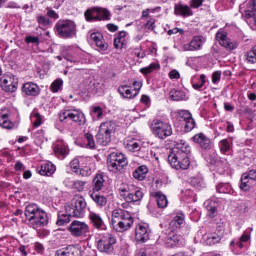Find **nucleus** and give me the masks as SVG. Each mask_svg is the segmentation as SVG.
<instances>
[{
  "label": "nucleus",
  "mask_w": 256,
  "mask_h": 256,
  "mask_svg": "<svg viewBox=\"0 0 256 256\" xmlns=\"http://www.w3.org/2000/svg\"><path fill=\"white\" fill-rule=\"evenodd\" d=\"M85 139L87 140V146L90 149H95V140L93 139V135H91L90 133H86Z\"/></svg>",
  "instance_id": "52"
},
{
  "label": "nucleus",
  "mask_w": 256,
  "mask_h": 256,
  "mask_svg": "<svg viewBox=\"0 0 256 256\" xmlns=\"http://www.w3.org/2000/svg\"><path fill=\"white\" fill-rule=\"evenodd\" d=\"M90 197L98 207H105L107 205V197L101 194L93 192L90 194Z\"/></svg>",
  "instance_id": "34"
},
{
  "label": "nucleus",
  "mask_w": 256,
  "mask_h": 256,
  "mask_svg": "<svg viewBox=\"0 0 256 256\" xmlns=\"http://www.w3.org/2000/svg\"><path fill=\"white\" fill-rule=\"evenodd\" d=\"M90 39L91 41H94L95 43H97V41L103 39V35L101 33L93 32L90 35Z\"/></svg>",
  "instance_id": "61"
},
{
  "label": "nucleus",
  "mask_w": 256,
  "mask_h": 256,
  "mask_svg": "<svg viewBox=\"0 0 256 256\" xmlns=\"http://www.w3.org/2000/svg\"><path fill=\"white\" fill-rule=\"evenodd\" d=\"M0 127H3V129H13V122L9 121L8 114H3L0 117Z\"/></svg>",
  "instance_id": "39"
},
{
  "label": "nucleus",
  "mask_w": 256,
  "mask_h": 256,
  "mask_svg": "<svg viewBox=\"0 0 256 256\" xmlns=\"http://www.w3.org/2000/svg\"><path fill=\"white\" fill-rule=\"evenodd\" d=\"M103 187H105V178H103V174H96L92 182V190L94 192H99Z\"/></svg>",
  "instance_id": "24"
},
{
  "label": "nucleus",
  "mask_w": 256,
  "mask_h": 256,
  "mask_svg": "<svg viewBox=\"0 0 256 256\" xmlns=\"http://www.w3.org/2000/svg\"><path fill=\"white\" fill-rule=\"evenodd\" d=\"M184 123V129L186 133H189L190 131H193V129H195V119L190 118L189 120L184 121Z\"/></svg>",
  "instance_id": "46"
},
{
  "label": "nucleus",
  "mask_w": 256,
  "mask_h": 256,
  "mask_svg": "<svg viewBox=\"0 0 256 256\" xmlns=\"http://www.w3.org/2000/svg\"><path fill=\"white\" fill-rule=\"evenodd\" d=\"M95 45L98 47V49H101V51H107L109 48V44L103 41V38L98 40Z\"/></svg>",
  "instance_id": "53"
},
{
  "label": "nucleus",
  "mask_w": 256,
  "mask_h": 256,
  "mask_svg": "<svg viewBox=\"0 0 256 256\" xmlns=\"http://www.w3.org/2000/svg\"><path fill=\"white\" fill-rule=\"evenodd\" d=\"M192 141L194 143H198V145L201 147V149H204V151H209V149H211V139H209L203 133L194 135L192 137Z\"/></svg>",
  "instance_id": "16"
},
{
  "label": "nucleus",
  "mask_w": 256,
  "mask_h": 256,
  "mask_svg": "<svg viewBox=\"0 0 256 256\" xmlns=\"http://www.w3.org/2000/svg\"><path fill=\"white\" fill-rule=\"evenodd\" d=\"M156 201L160 209H165V207H167V205L169 204V202L167 201V196L161 194L160 192L156 193Z\"/></svg>",
  "instance_id": "38"
},
{
  "label": "nucleus",
  "mask_w": 256,
  "mask_h": 256,
  "mask_svg": "<svg viewBox=\"0 0 256 256\" xmlns=\"http://www.w3.org/2000/svg\"><path fill=\"white\" fill-rule=\"evenodd\" d=\"M251 17H253L256 26V11L245 10V18L251 19Z\"/></svg>",
  "instance_id": "60"
},
{
  "label": "nucleus",
  "mask_w": 256,
  "mask_h": 256,
  "mask_svg": "<svg viewBox=\"0 0 256 256\" xmlns=\"http://www.w3.org/2000/svg\"><path fill=\"white\" fill-rule=\"evenodd\" d=\"M243 176H246L249 181H256V171L250 170L249 173L242 174Z\"/></svg>",
  "instance_id": "59"
},
{
  "label": "nucleus",
  "mask_w": 256,
  "mask_h": 256,
  "mask_svg": "<svg viewBox=\"0 0 256 256\" xmlns=\"http://www.w3.org/2000/svg\"><path fill=\"white\" fill-rule=\"evenodd\" d=\"M118 92L124 99H133V97H135V94H133V91H131V88L127 85L120 86Z\"/></svg>",
  "instance_id": "36"
},
{
  "label": "nucleus",
  "mask_w": 256,
  "mask_h": 256,
  "mask_svg": "<svg viewBox=\"0 0 256 256\" xmlns=\"http://www.w3.org/2000/svg\"><path fill=\"white\" fill-rule=\"evenodd\" d=\"M224 235H225V230H218L217 233H213L208 237L207 243L209 245H215L223 239Z\"/></svg>",
  "instance_id": "32"
},
{
  "label": "nucleus",
  "mask_w": 256,
  "mask_h": 256,
  "mask_svg": "<svg viewBox=\"0 0 256 256\" xmlns=\"http://www.w3.org/2000/svg\"><path fill=\"white\" fill-rule=\"evenodd\" d=\"M169 99H171V101H183V99H185V92L172 89L169 92Z\"/></svg>",
  "instance_id": "37"
},
{
  "label": "nucleus",
  "mask_w": 256,
  "mask_h": 256,
  "mask_svg": "<svg viewBox=\"0 0 256 256\" xmlns=\"http://www.w3.org/2000/svg\"><path fill=\"white\" fill-rule=\"evenodd\" d=\"M135 239L140 243H145L146 241H149V232L147 231V227L139 225L136 228Z\"/></svg>",
  "instance_id": "19"
},
{
  "label": "nucleus",
  "mask_w": 256,
  "mask_h": 256,
  "mask_svg": "<svg viewBox=\"0 0 256 256\" xmlns=\"http://www.w3.org/2000/svg\"><path fill=\"white\" fill-rule=\"evenodd\" d=\"M204 207L207 210L209 217L217 216V202L213 200H207L204 202Z\"/></svg>",
  "instance_id": "30"
},
{
  "label": "nucleus",
  "mask_w": 256,
  "mask_h": 256,
  "mask_svg": "<svg viewBox=\"0 0 256 256\" xmlns=\"http://www.w3.org/2000/svg\"><path fill=\"white\" fill-rule=\"evenodd\" d=\"M179 117L185 122V121H189V119H192L193 116L191 115V112H189L188 110H180L178 112Z\"/></svg>",
  "instance_id": "49"
},
{
  "label": "nucleus",
  "mask_w": 256,
  "mask_h": 256,
  "mask_svg": "<svg viewBox=\"0 0 256 256\" xmlns=\"http://www.w3.org/2000/svg\"><path fill=\"white\" fill-rule=\"evenodd\" d=\"M17 85H19V80L14 75L3 76L0 79V87L5 93H15Z\"/></svg>",
  "instance_id": "12"
},
{
  "label": "nucleus",
  "mask_w": 256,
  "mask_h": 256,
  "mask_svg": "<svg viewBox=\"0 0 256 256\" xmlns=\"http://www.w3.org/2000/svg\"><path fill=\"white\" fill-rule=\"evenodd\" d=\"M84 17L86 21H109L111 19V13L109 10L101 7H92L88 8L85 13Z\"/></svg>",
  "instance_id": "6"
},
{
  "label": "nucleus",
  "mask_w": 256,
  "mask_h": 256,
  "mask_svg": "<svg viewBox=\"0 0 256 256\" xmlns=\"http://www.w3.org/2000/svg\"><path fill=\"white\" fill-rule=\"evenodd\" d=\"M133 225V216H131V213H127L124 215L122 219L119 220L114 226L113 229L115 231H118L119 233H123V231H129Z\"/></svg>",
  "instance_id": "13"
},
{
  "label": "nucleus",
  "mask_w": 256,
  "mask_h": 256,
  "mask_svg": "<svg viewBox=\"0 0 256 256\" xmlns=\"http://www.w3.org/2000/svg\"><path fill=\"white\" fill-rule=\"evenodd\" d=\"M91 173H93V171L89 166H85L79 170H76V175H79L80 177H89Z\"/></svg>",
  "instance_id": "43"
},
{
  "label": "nucleus",
  "mask_w": 256,
  "mask_h": 256,
  "mask_svg": "<svg viewBox=\"0 0 256 256\" xmlns=\"http://www.w3.org/2000/svg\"><path fill=\"white\" fill-rule=\"evenodd\" d=\"M216 39H217V41H219L220 45L222 47H224L225 49H227L228 51H233V50L237 49V47H239L237 42H235V41L232 42L227 37V32H225V31L218 32L216 34Z\"/></svg>",
  "instance_id": "14"
},
{
  "label": "nucleus",
  "mask_w": 256,
  "mask_h": 256,
  "mask_svg": "<svg viewBox=\"0 0 256 256\" xmlns=\"http://www.w3.org/2000/svg\"><path fill=\"white\" fill-rule=\"evenodd\" d=\"M40 92L41 89L39 88V86L33 82L24 83L22 86V93H24V95H28L30 97H37Z\"/></svg>",
  "instance_id": "17"
},
{
  "label": "nucleus",
  "mask_w": 256,
  "mask_h": 256,
  "mask_svg": "<svg viewBox=\"0 0 256 256\" xmlns=\"http://www.w3.org/2000/svg\"><path fill=\"white\" fill-rule=\"evenodd\" d=\"M158 67V64L152 63L148 67L142 68L140 71L144 75H149V73H153V71H155V69H157Z\"/></svg>",
  "instance_id": "48"
},
{
  "label": "nucleus",
  "mask_w": 256,
  "mask_h": 256,
  "mask_svg": "<svg viewBox=\"0 0 256 256\" xmlns=\"http://www.w3.org/2000/svg\"><path fill=\"white\" fill-rule=\"evenodd\" d=\"M59 119L61 122L67 121V119H69L70 121H74V123H77L78 125H85V123H87L85 114H83V112H80L79 110H64L59 114Z\"/></svg>",
  "instance_id": "10"
},
{
  "label": "nucleus",
  "mask_w": 256,
  "mask_h": 256,
  "mask_svg": "<svg viewBox=\"0 0 256 256\" xmlns=\"http://www.w3.org/2000/svg\"><path fill=\"white\" fill-rule=\"evenodd\" d=\"M189 153H191V148H189L185 141L181 140L177 147L171 149L168 155V162L173 169L185 171L191 165Z\"/></svg>",
  "instance_id": "1"
},
{
  "label": "nucleus",
  "mask_w": 256,
  "mask_h": 256,
  "mask_svg": "<svg viewBox=\"0 0 256 256\" xmlns=\"http://www.w3.org/2000/svg\"><path fill=\"white\" fill-rule=\"evenodd\" d=\"M240 189L241 191H250L251 190V180L247 178V176H243L240 179Z\"/></svg>",
  "instance_id": "40"
},
{
  "label": "nucleus",
  "mask_w": 256,
  "mask_h": 256,
  "mask_svg": "<svg viewBox=\"0 0 256 256\" xmlns=\"http://www.w3.org/2000/svg\"><path fill=\"white\" fill-rule=\"evenodd\" d=\"M63 87V80L62 79H56L52 84H51V89L53 93H57L59 89Z\"/></svg>",
  "instance_id": "47"
},
{
  "label": "nucleus",
  "mask_w": 256,
  "mask_h": 256,
  "mask_svg": "<svg viewBox=\"0 0 256 256\" xmlns=\"http://www.w3.org/2000/svg\"><path fill=\"white\" fill-rule=\"evenodd\" d=\"M34 249L37 253H41L43 254V251H45V247L43 246V244L39 243V242H36L34 244Z\"/></svg>",
  "instance_id": "63"
},
{
  "label": "nucleus",
  "mask_w": 256,
  "mask_h": 256,
  "mask_svg": "<svg viewBox=\"0 0 256 256\" xmlns=\"http://www.w3.org/2000/svg\"><path fill=\"white\" fill-rule=\"evenodd\" d=\"M128 163L127 157L121 153L112 152L107 158L109 171H123Z\"/></svg>",
  "instance_id": "7"
},
{
  "label": "nucleus",
  "mask_w": 256,
  "mask_h": 256,
  "mask_svg": "<svg viewBox=\"0 0 256 256\" xmlns=\"http://www.w3.org/2000/svg\"><path fill=\"white\" fill-rule=\"evenodd\" d=\"M40 175H44L46 177H51L55 173V165L51 162H45L41 164L40 169L38 170Z\"/></svg>",
  "instance_id": "22"
},
{
  "label": "nucleus",
  "mask_w": 256,
  "mask_h": 256,
  "mask_svg": "<svg viewBox=\"0 0 256 256\" xmlns=\"http://www.w3.org/2000/svg\"><path fill=\"white\" fill-rule=\"evenodd\" d=\"M191 185H192V187H195L196 189H203V187H205L203 180H201L199 178H192Z\"/></svg>",
  "instance_id": "50"
},
{
  "label": "nucleus",
  "mask_w": 256,
  "mask_h": 256,
  "mask_svg": "<svg viewBox=\"0 0 256 256\" xmlns=\"http://www.w3.org/2000/svg\"><path fill=\"white\" fill-rule=\"evenodd\" d=\"M203 47V39L200 36H195L189 44H184L182 51H199Z\"/></svg>",
  "instance_id": "18"
},
{
  "label": "nucleus",
  "mask_w": 256,
  "mask_h": 256,
  "mask_svg": "<svg viewBox=\"0 0 256 256\" xmlns=\"http://www.w3.org/2000/svg\"><path fill=\"white\" fill-rule=\"evenodd\" d=\"M56 33L62 39H71L77 35V25L71 20H60L55 25Z\"/></svg>",
  "instance_id": "4"
},
{
  "label": "nucleus",
  "mask_w": 256,
  "mask_h": 256,
  "mask_svg": "<svg viewBox=\"0 0 256 256\" xmlns=\"http://www.w3.org/2000/svg\"><path fill=\"white\" fill-rule=\"evenodd\" d=\"M117 243V237L113 234H104L103 237L98 241L97 247L100 253H107L111 255L115 251V245Z\"/></svg>",
  "instance_id": "8"
},
{
  "label": "nucleus",
  "mask_w": 256,
  "mask_h": 256,
  "mask_svg": "<svg viewBox=\"0 0 256 256\" xmlns=\"http://www.w3.org/2000/svg\"><path fill=\"white\" fill-rule=\"evenodd\" d=\"M124 43H125V39L116 37L114 39V47H115V49H123Z\"/></svg>",
  "instance_id": "55"
},
{
  "label": "nucleus",
  "mask_w": 256,
  "mask_h": 256,
  "mask_svg": "<svg viewBox=\"0 0 256 256\" xmlns=\"http://www.w3.org/2000/svg\"><path fill=\"white\" fill-rule=\"evenodd\" d=\"M71 217H74L73 214H69L67 210H65V212L59 211L56 225H58L59 227H63V225H67V223L71 222Z\"/></svg>",
  "instance_id": "23"
},
{
  "label": "nucleus",
  "mask_w": 256,
  "mask_h": 256,
  "mask_svg": "<svg viewBox=\"0 0 256 256\" xmlns=\"http://www.w3.org/2000/svg\"><path fill=\"white\" fill-rule=\"evenodd\" d=\"M24 215L28 221L29 227L39 229L49 223L47 212L41 209L37 204H28L25 208Z\"/></svg>",
  "instance_id": "2"
},
{
  "label": "nucleus",
  "mask_w": 256,
  "mask_h": 256,
  "mask_svg": "<svg viewBox=\"0 0 256 256\" xmlns=\"http://www.w3.org/2000/svg\"><path fill=\"white\" fill-rule=\"evenodd\" d=\"M129 212L123 209H115L112 211V227L119 223L120 219L124 218Z\"/></svg>",
  "instance_id": "27"
},
{
  "label": "nucleus",
  "mask_w": 256,
  "mask_h": 256,
  "mask_svg": "<svg viewBox=\"0 0 256 256\" xmlns=\"http://www.w3.org/2000/svg\"><path fill=\"white\" fill-rule=\"evenodd\" d=\"M216 191L217 193H224L229 195H233L234 193L233 188L229 183H218L216 186Z\"/></svg>",
  "instance_id": "35"
},
{
  "label": "nucleus",
  "mask_w": 256,
  "mask_h": 256,
  "mask_svg": "<svg viewBox=\"0 0 256 256\" xmlns=\"http://www.w3.org/2000/svg\"><path fill=\"white\" fill-rule=\"evenodd\" d=\"M151 129L159 139H167L173 133L171 125L164 123L161 120H153Z\"/></svg>",
  "instance_id": "9"
},
{
  "label": "nucleus",
  "mask_w": 256,
  "mask_h": 256,
  "mask_svg": "<svg viewBox=\"0 0 256 256\" xmlns=\"http://www.w3.org/2000/svg\"><path fill=\"white\" fill-rule=\"evenodd\" d=\"M115 131V122L108 121L104 122L100 125L99 131L96 134V141L100 143V145H109L111 143V133Z\"/></svg>",
  "instance_id": "5"
},
{
  "label": "nucleus",
  "mask_w": 256,
  "mask_h": 256,
  "mask_svg": "<svg viewBox=\"0 0 256 256\" xmlns=\"http://www.w3.org/2000/svg\"><path fill=\"white\" fill-rule=\"evenodd\" d=\"M195 79L196 78L192 79V87L193 89H196L197 91H199V89H201L206 83L205 74H202L199 76V78L197 79L198 82H195Z\"/></svg>",
  "instance_id": "41"
},
{
  "label": "nucleus",
  "mask_w": 256,
  "mask_h": 256,
  "mask_svg": "<svg viewBox=\"0 0 256 256\" xmlns=\"http://www.w3.org/2000/svg\"><path fill=\"white\" fill-rule=\"evenodd\" d=\"M185 225V214L180 213L170 222L171 229H181Z\"/></svg>",
  "instance_id": "26"
},
{
  "label": "nucleus",
  "mask_w": 256,
  "mask_h": 256,
  "mask_svg": "<svg viewBox=\"0 0 256 256\" xmlns=\"http://www.w3.org/2000/svg\"><path fill=\"white\" fill-rule=\"evenodd\" d=\"M175 14L181 15L182 17H191L193 15V10L189 6L177 5L175 6Z\"/></svg>",
  "instance_id": "28"
},
{
  "label": "nucleus",
  "mask_w": 256,
  "mask_h": 256,
  "mask_svg": "<svg viewBox=\"0 0 256 256\" xmlns=\"http://www.w3.org/2000/svg\"><path fill=\"white\" fill-rule=\"evenodd\" d=\"M219 147L221 153H227L231 149V144H229V140L223 139L219 142Z\"/></svg>",
  "instance_id": "44"
},
{
  "label": "nucleus",
  "mask_w": 256,
  "mask_h": 256,
  "mask_svg": "<svg viewBox=\"0 0 256 256\" xmlns=\"http://www.w3.org/2000/svg\"><path fill=\"white\" fill-rule=\"evenodd\" d=\"M147 173H149V169L147 166L142 165L139 166L134 172L133 177L134 179H137L138 181H143L145 177H147Z\"/></svg>",
  "instance_id": "29"
},
{
  "label": "nucleus",
  "mask_w": 256,
  "mask_h": 256,
  "mask_svg": "<svg viewBox=\"0 0 256 256\" xmlns=\"http://www.w3.org/2000/svg\"><path fill=\"white\" fill-rule=\"evenodd\" d=\"M68 231H70L73 237H87V233H89V225L85 222L74 220L70 224Z\"/></svg>",
  "instance_id": "11"
},
{
  "label": "nucleus",
  "mask_w": 256,
  "mask_h": 256,
  "mask_svg": "<svg viewBox=\"0 0 256 256\" xmlns=\"http://www.w3.org/2000/svg\"><path fill=\"white\" fill-rule=\"evenodd\" d=\"M65 210L73 217L81 218L87 211V201L83 196L77 195L71 200L70 205L65 206Z\"/></svg>",
  "instance_id": "3"
},
{
  "label": "nucleus",
  "mask_w": 256,
  "mask_h": 256,
  "mask_svg": "<svg viewBox=\"0 0 256 256\" xmlns=\"http://www.w3.org/2000/svg\"><path fill=\"white\" fill-rule=\"evenodd\" d=\"M218 81H221V72L215 71V72L212 74V82H213V83H217Z\"/></svg>",
  "instance_id": "64"
},
{
  "label": "nucleus",
  "mask_w": 256,
  "mask_h": 256,
  "mask_svg": "<svg viewBox=\"0 0 256 256\" xmlns=\"http://www.w3.org/2000/svg\"><path fill=\"white\" fill-rule=\"evenodd\" d=\"M89 217L96 229H103V227H105V222H103V218H101V215L95 212H91Z\"/></svg>",
  "instance_id": "31"
},
{
  "label": "nucleus",
  "mask_w": 256,
  "mask_h": 256,
  "mask_svg": "<svg viewBox=\"0 0 256 256\" xmlns=\"http://www.w3.org/2000/svg\"><path fill=\"white\" fill-rule=\"evenodd\" d=\"M246 61L247 63H251L252 65L256 63V45L247 52Z\"/></svg>",
  "instance_id": "42"
},
{
  "label": "nucleus",
  "mask_w": 256,
  "mask_h": 256,
  "mask_svg": "<svg viewBox=\"0 0 256 256\" xmlns=\"http://www.w3.org/2000/svg\"><path fill=\"white\" fill-rule=\"evenodd\" d=\"M249 239H251V235H249V233L244 232L242 234V236L239 238V240L235 241L232 240L230 242V247H233L234 245H236L237 247H239V249H243V247H245V245H243V243H247V241H249Z\"/></svg>",
  "instance_id": "33"
},
{
  "label": "nucleus",
  "mask_w": 256,
  "mask_h": 256,
  "mask_svg": "<svg viewBox=\"0 0 256 256\" xmlns=\"http://www.w3.org/2000/svg\"><path fill=\"white\" fill-rule=\"evenodd\" d=\"M32 123L34 127H40L42 125L43 120L41 119V114L35 112L31 115Z\"/></svg>",
  "instance_id": "45"
},
{
  "label": "nucleus",
  "mask_w": 256,
  "mask_h": 256,
  "mask_svg": "<svg viewBox=\"0 0 256 256\" xmlns=\"http://www.w3.org/2000/svg\"><path fill=\"white\" fill-rule=\"evenodd\" d=\"M73 189L78 191V193H81L83 189H85V182L81 180H77L73 183Z\"/></svg>",
  "instance_id": "51"
},
{
  "label": "nucleus",
  "mask_w": 256,
  "mask_h": 256,
  "mask_svg": "<svg viewBox=\"0 0 256 256\" xmlns=\"http://www.w3.org/2000/svg\"><path fill=\"white\" fill-rule=\"evenodd\" d=\"M128 148L130 149V151H139V149H141V146H139V143L137 142H130L128 144Z\"/></svg>",
  "instance_id": "62"
},
{
  "label": "nucleus",
  "mask_w": 256,
  "mask_h": 256,
  "mask_svg": "<svg viewBox=\"0 0 256 256\" xmlns=\"http://www.w3.org/2000/svg\"><path fill=\"white\" fill-rule=\"evenodd\" d=\"M177 33L180 35H185V30H183V28H173L167 32L168 35H177Z\"/></svg>",
  "instance_id": "58"
},
{
  "label": "nucleus",
  "mask_w": 256,
  "mask_h": 256,
  "mask_svg": "<svg viewBox=\"0 0 256 256\" xmlns=\"http://www.w3.org/2000/svg\"><path fill=\"white\" fill-rule=\"evenodd\" d=\"M246 11H256V0H248L246 2Z\"/></svg>",
  "instance_id": "56"
},
{
  "label": "nucleus",
  "mask_w": 256,
  "mask_h": 256,
  "mask_svg": "<svg viewBox=\"0 0 256 256\" xmlns=\"http://www.w3.org/2000/svg\"><path fill=\"white\" fill-rule=\"evenodd\" d=\"M37 21L39 23V25H42L43 27H47V25H49V18L45 17V16H37Z\"/></svg>",
  "instance_id": "57"
},
{
  "label": "nucleus",
  "mask_w": 256,
  "mask_h": 256,
  "mask_svg": "<svg viewBox=\"0 0 256 256\" xmlns=\"http://www.w3.org/2000/svg\"><path fill=\"white\" fill-rule=\"evenodd\" d=\"M141 199H143V192L136 189L127 193L126 203H136L137 201H141Z\"/></svg>",
  "instance_id": "25"
},
{
  "label": "nucleus",
  "mask_w": 256,
  "mask_h": 256,
  "mask_svg": "<svg viewBox=\"0 0 256 256\" xmlns=\"http://www.w3.org/2000/svg\"><path fill=\"white\" fill-rule=\"evenodd\" d=\"M53 149L55 155H59L60 157L65 158L67 155H69V148L63 141H58L56 144H54Z\"/></svg>",
  "instance_id": "21"
},
{
  "label": "nucleus",
  "mask_w": 256,
  "mask_h": 256,
  "mask_svg": "<svg viewBox=\"0 0 256 256\" xmlns=\"http://www.w3.org/2000/svg\"><path fill=\"white\" fill-rule=\"evenodd\" d=\"M79 159L78 158H74L71 162H70V167L72 169V171L74 173H77V171H79Z\"/></svg>",
  "instance_id": "54"
},
{
  "label": "nucleus",
  "mask_w": 256,
  "mask_h": 256,
  "mask_svg": "<svg viewBox=\"0 0 256 256\" xmlns=\"http://www.w3.org/2000/svg\"><path fill=\"white\" fill-rule=\"evenodd\" d=\"M180 239L181 236H178L175 230H171L168 234H166L165 243L167 247H176V245H179Z\"/></svg>",
  "instance_id": "20"
},
{
  "label": "nucleus",
  "mask_w": 256,
  "mask_h": 256,
  "mask_svg": "<svg viewBox=\"0 0 256 256\" xmlns=\"http://www.w3.org/2000/svg\"><path fill=\"white\" fill-rule=\"evenodd\" d=\"M55 256H81V248L75 245H69L57 250Z\"/></svg>",
  "instance_id": "15"
}]
</instances>
